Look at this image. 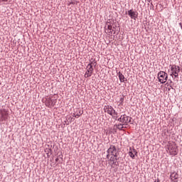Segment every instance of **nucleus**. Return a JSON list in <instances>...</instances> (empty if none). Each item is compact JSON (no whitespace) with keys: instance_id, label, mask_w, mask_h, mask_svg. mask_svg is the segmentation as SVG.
Wrapping results in <instances>:
<instances>
[{"instance_id":"nucleus-6","label":"nucleus","mask_w":182,"mask_h":182,"mask_svg":"<svg viewBox=\"0 0 182 182\" xmlns=\"http://www.w3.org/2000/svg\"><path fill=\"white\" fill-rule=\"evenodd\" d=\"M105 112H107L110 116H113V114H116V110L112 105H106L105 107Z\"/></svg>"},{"instance_id":"nucleus-11","label":"nucleus","mask_w":182,"mask_h":182,"mask_svg":"<svg viewBox=\"0 0 182 182\" xmlns=\"http://www.w3.org/2000/svg\"><path fill=\"white\" fill-rule=\"evenodd\" d=\"M170 153L172 156H177L178 154V149L176 146H172L170 148Z\"/></svg>"},{"instance_id":"nucleus-1","label":"nucleus","mask_w":182,"mask_h":182,"mask_svg":"<svg viewBox=\"0 0 182 182\" xmlns=\"http://www.w3.org/2000/svg\"><path fill=\"white\" fill-rule=\"evenodd\" d=\"M117 122H120V123H122L123 124H125V126H127L129 123H132V117L127 116L126 114H124L117 119Z\"/></svg>"},{"instance_id":"nucleus-15","label":"nucleus","mask_w":182,"mask_h":182,"mask_svg":"<svg viewBox=\"0 0 182 182\" xmlns=\"http://www.w3.org/2000/svg\"><path fill=\"white\" fill-rule=\"evenodd\" d=\"M126 126L125 124H115L114 127H117V129H118V130H123V129H124V127Z\"/></svg>"},{"instance_id":"nucleus-19","label":"nucleus","mask_w":182,"mask_h":182,"mask_svg":"<svg viewBox=\"0 0 182 182\" xmlns=\"http://www.w3.org/2000/svg\"><path fill=\"white\" fill-rule=\"evenodd\" d=\"M112 119H114V120H117V117H119V113L116 112V114H113V115H111Z\"/></svg>"},{"instance_id":"nucleus-26","label":"nucleus","mask_w":182,"mask_h":182,"mask_svg":"<svg viewBox=\"0 0 182 182\" xmlns=\"http://www.w3.org/2000/svg\"><path fill=\"white\" fill-rule=\"evenodd\" d=\"M2 2H8L9 0H1Z\"/></svg>"},{"instance_id":"nucleus-20","label":"nucleus","mask_w":182,"mask_h":182,"mask_svg":"<svg viewBox=\"0 0 182 182\" xmlns=\"http://www.w3.org/2000/svg\"><path fill=\"white\" fill-rule=\"evenodd\" d=\"M73 117H75L76 119H79V117H77V115H76V112L74 109V112L73 114Z\"/></svg>"},{"instance_id":"nucleus-21","label":"nucleus","mask_w":182,"mask_h":182,"mask_svg":"<svg viewBox=\"0 0 182 182\" xmlns=\"http://www.w3.org/2000/svg\"><path fill=\"white\" fill-rule=\"evenodd\" d=\"M118 154H119V153H115V154H112V155H111V156H112V157H114V159H115V158L117 157Z\"/></svg>"},{"instance_id":"nucleus-27","label":"nucleus","mask_w":182,"mask_h":182,"mask_svg":"<svg viewBox=\"0 0 182 182\" xmlns=\"http://www.w3.org/2000/svg\"><path fill=\"white\" fill-rule=\"evenodd\" d=\"M179 26H180L181 28L182 29V23H180Z\"/></svg>"},{"instance_id":"nucleus-28","label":"nucleus","mask_w":182,"mask_h":182,"mask_svg":"<svg viewBox=\"0 0 182 182\" xmlns=\"http://www.w3.org/2000/svg\"><path fill=\"white\" fill-rule=\"evenodd\" d=\"M154 182H160V179L155 180Z\"/></svg>"},{"instance_id":"nucleus-24","label":"nucleus","mask_w":182,"mask_h":182,"mask_svg":"<svg viewBox=\"0 0 182 182\" xmlns=\"http://www.w3.org/2000/svg\"><path fill=\"white\" fill-rule=\"evenodd\" d=\"M150 8H154V5H153V3H151V6H150Z\"/></svg>"},{"instance_id":"nucleus-8","label":"nucleus","mask_w":182,"mask_h":182,"mask_svg":"<svg viewBox=\"0 0 182 182\" xmlns=\"http://www.w3.org/2000/svg\"><path fill=\"white\" fill-rule=\"evenodd\" d=\"M128 154L129 157H131V159H133V160H134V159H136V157H137L138 156V152L136 149L130 147Z\"/></svg>"},{"instance_id":"nucleus-30","label":"nucleus","mask_w":182,"mask_h":182,"mask_svg":"<svg viewBox=\"0 0 182 182\" xmlns=\"http://www.w3.org/2000/svg\"><path fill=\"white\" fill-rule=\"evenodd\" d=\"M55 160H56V161H58V160H59V159H56Z\"/></svg>"},{"instance_id":"nucleus-29","label":"nucleus","mask_w":182,"mask_h":182,"mask_svg":"<svg viewBox=\"0 0 182 182\" xmlns=\"http://www.w3.org/2000/svg\"><path fill=\"white\" fill-rule=\"evenodd\" d=\"M170 82V83H173V81H171V80H168Z\"/></svg>"},{"instance_id":"nucleus-9","label":"nucleus","mask_w":182,"mask_h":182,"mask_svg":"<svg viewBox=\"0 0 182 182\" xmlns=\"http://www.w3.org/2000/svg\"><path fill=\"white\" fill-rule=\"evenodd\" d=\"M0 116L1 120H6L8 119V111L6 109H1Z\"/></svg>"},{"instance_id":"nucleus-10","label":"nucleus","mask_w":182,"mask_h":182,"mask_svg":"<svg viewBox=\"0 0 182 182\" xmlns=\"http://www.w3.org/2000/svg\"><path fill=\"white\" fill-rule=\"evenodd\" d=\"M170 178H171V181L177 182V181H176V180H178V173H177L176 172H173L171 173Z\"/></svg>"},{"instance_id":"nucleus-25","label":"nucleus","mask_w":182,"mask_h":182,"mask_svg":"<svg viewBox=\"0 0 182 182\" xmlns=\"http://www.w3.org/2000/svg\"><path fill=\"white\" fill-rule=\"evenodd\" d=\"M115 159V161H116V163H117V160H119V158L118 157H117V158H114Z\"/></svg>"},{"instance_id":"nucleus-7","label":"nucleus","mask_w":182,"mask_h":182,"mask_svg":"<svg viewBox=\"0 0 182 182\" xmlns=\"http://www.w3.org/2000/svg\"><path fill=\"white\" fill-rule=\"evenodd\" d=\"M93 65H92L91 64H88L87 66V71L85 74V77H90V76L93 75Z\"/></svg>"},{"instance_id":"nucleus-31","label":"nucleus","mask_w":182,"mask_h":182,"mask_svg":"<svg viewBox=\"0 0 182 182\" xmlns=\"http://www.w3.org/2000/svg\"><path fill=\"white\" fill-rule=\"evenodd\" d=\"M71 120H73V118H71Z\"/></svg>"},{"instance_id":"nucleus-13","label":"nucleus","mask_w":182,"mask_h":182,"mask_svg":"<svg viewBox=\"0 0 182 182\" xmlns=\"http://www.w3.org/2000/svg\"><path fill=\"white\" fill-rule=\"evenodd\" d=\"M46 106L47 107H52L55 106V103H53V100H47L46 102Z\"/></svg>"},{"instance_id":"nucleus-12","label":"nucleus","mask_w":182,"mask_h":182,"mask_svg":"<svg viewBox=\"0 0 182 182\" xmlns=\"http://www.w3.org/2000/svg\"><path fill=\"white\" fill-rule=\"evenodd\" d=\"M117 76L121 82V83H124L125 80L127 81V79L124 77V75L120 72L117 73Z\"/></svg>"},{"instance_id":"nucleus-2","label":"nucleus","mask_w":182,"mask_h":182,"mask_svg":"<svg viewBox=\"0 0 182 182\" xmlns=\"http://www.w3.org/2000/svg\"><path fill=\"white\" fill-rule=\"evenodd\" d=\"M158 79L159 82L161 84H164L166 82H167V79H168V75L167 73L164 71H160L158 73Z\"/></svg>"},{"instance_id":"nucleus-14","label":"nucleus","mask_w":182,"mask_h":182,"mask_svg":"<svg viewBox=\"0 0 182 182\" xmlns=\"http://www.w3.org/2000/svg\"><path fill=\"white\" fill-rule=\"evenodd\" d=\"M75 113H76V116H77V117H80L82 114H83V111L80 110V109L79 108H76L74 109Z\"/></svg>"},{"instance_id":"nucleus-4","label":"nucleus","mask_w":182,"mask_h":182,"mask_svg":"<svg viewBox=\"0 0 182 182\" xmlns=\"http://www.w3.org/2000/svg\"><path fill=\"white\" fill-rule=\"evenodd\" d=\"M171 67V76L173 77V75H177V73H180V66L176 65H170Z\"/></svg>"},{"instance_id":"nucleus-3","label":"nucleus","mask_w":182,"mask_h":182,"mask_svg":"<svg viewBox=\"0 0 182 182\" xmlns=\"http://www.w3.org/2000/svg\"><path fill=\"white\" fill-rule=\"evenodd\" d=\"M107 159L109 160L110 156H112V154H115L116 153H119V151H117L116 146L111 144V146H109V149H107Z\"/></svg>"},{"instance_id":"nucleus-22","label":"nucleus","mask_w":182,"mask_h":182,"mask_svg":"<svg viewBox=\"0 0 182 182\" xmlns=\"http://www.w3.org/2000/svg\"><path fill=\"white\" fill-rule=\"evenodd\" d=\"M123 102H124V97H121L120 100H119V102L120 104L123 103Z\"/></svg>"},{"instance_id":"nucleus-5","label":"nucleus","mask_w":182,"mask_h":182,"mask_svg":"<svg viewBox=\"0 0 182 182\" xmlns=\"http://www.w3.org/2000/svg\"><path fill=\"white\" fill-rule=\"evenodd\" d=\"M128 15L131 18V19H134V21H136L137 18L139 17V12H137L136 10L130 9L128 11Z\"/></svg>"},{"instance_id":"nucleus-17","label":"nucleus","mask_w":182,"mask_h":182,"mask_svg":"<svg viewBox=\"0 0 182 182\" xmlns=\"http://www.w3.org/2000/svg\"><path fill=\"white\" fill-rule=\"evenodd\" d=\"M89 65H91V66H93V65H94V66H96L97 65V61H96V60L92 58Z\"/></svg>"},{"instance_id":"nucleus-23","label":"nucleus","mask_w":182,"mask_h":182,"mask_svg":"<svg viewBox=\"0 0 182 182\" xmlns=\"http://www.w3.org/2000/svg\"><path fill=\"white\" fill-rule=\"evenodd\" d=\"M174 77H178V73L173 74Z\"/></svg>"},{"instance_id":"nucleus-18","label":"nucleus","mask_w":182,"mask_h":182,"mask_svg":"<svg viewBox=\"0 0 182 182\" xmlns=\"http://www.w3.org/2000/svg\"><path fill=\"white\" fill-rule=\"evenodd\" d=\"M109 161L112 162V164L116 165V159L114 156H111L110 159H109Z\"/></svg>"},{"instance_id":"nucleus-16","label":"nucleus","mask_w":182,"mask_h":182,"mask_svg":"<svg viewBox=\"0 0 182 182\" xmlns=\"http://www.w3.org/2000/svg\"><path fill=\"white\" fill-rule=\"evenodd\" d=\"M107 23H109L108 26H107V29L109 30V31H109V33H113V27L112 26V23H109V22H107Z\"/></svg>"}]
</instances>
